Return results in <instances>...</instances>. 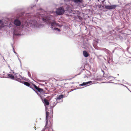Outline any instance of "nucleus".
I'll list each match as a JSON object with an SVG mask.
<instances>
[{
  "label": "nucleus",
  "mask_w": 131,
  "mask_h": 131,
  "mask_svg": "<svg viewBox=\"0 0 131 131\" xmlns=\"http://www.w3.org/2000/svg\"><path fill=\"white\" fill-rule=\"evenodd\" d=\"M101 7H102V6L101 5H100L99 7V8L100 9V8H101Z\"/></svg>",
  "instance_id": "c9c22d12"
},
{
  "label": "nucleus",
  "mask_w": 131,
  "mask_h": 131,
  "mask_svg": "<svg viewBox=\"0 0 131 131\" xmlns=\"http://www.w3.org/2000/svg\"><path fill=\"white\" fill-rule=\"evenodd\" d=\"M111 83H113V84H119V85H123L124 86L123 84H120V83L117 84V83H115L113 82H111Z\"/></svg>",
  "instance_id": "c756f323"
},
{
  "label": "nucleus",
  "mask_w": 131,
  "mask_h": 131,
  "mask_svg": "<svg viewBox=\"0 0 131 131\" xmlns=\"http://www.w3.org/2000/svg\"><path fill=\"white\" fill-rule=\"evenodd\" d=\"M105 8L109 10H112L115 9L117 7H118V5H105Z\"/></svg>",
  "instance_id": "20e7f679"
},
{
  "label": "nucleus",
  "mask_w": 131,
  "mask_h": 131,
  "mask_svg": "<svg viewBox=\"0 0 131 131\" xmlns=\"http://www.w3.org/2000/svg\"><path fill=\"white\" fill-rule=\"evenodd\" d=\"M36 127H34V128H35V130H36Z\"/></svg>",
  "instance_id": "37998d69"
},
{
  "label": "nucleus",
  "mask_w": 131,
  "mask_h": 131,
  "mask_svg": "<svg viewBox=\"0 0 131 131\" xmlns=\"http://www.w3.org/2000/svg\"><path fill=\"white\" fill-rule=\"evenodd\" d=\"M18 57V60H19V62H20V63H21V61L20 60V59H19V58H18V57Z\"/></svg>",
  "instance_id": "473e14b6"
},
{
  "label": "nucleus",
  "mask_w": 131,
  "mask_h": 131,
  "mask_svg": "<svg viewBox=\"0 0 131 131\" xmlns=\"http://www.w3.org/2000/svg\"><path fill=\"white\" fill-rule=\"evenodd\" d=\"M105 68H106V66H105Z\"/></svg>",
  "instance_id": "3c124183"
},
{
  "label": "nucleus",
  "mask_w": 131,
  "mask_h": 131,
  "mask_svg": "<svg viewBox=\"0 0 131 131\" xmlns=\"http://www.w3.org/2000/svg\"><path fill=\"white\" fill-rule=\"evenodd\" d=\"M117 75L118 76L119 75V74H117Z\"/></svg>",
  "instance_id": "de8ad7c7"
},
{
  "label": "nucleus",
  "mask_w": 131,
  "mask_h": 131,
  "mask_svg": "<svg viewBox=\"0 0 131 131\" xmlns=\"http://www.w3.org/2000/svg\"><path fill=\"white\" fill-rule=\"evenodd\" d=\"M34 85H36L34 84H30V86L29 87L32 89L33 90V89H34V88H35Z\"/></svg>",
  "instance_id": "4be33fe9"
},
{
  "label": "nucleus",
  "mask_w": 131,
  "mask_h": 131,
  "mask_svg": "<svg viewBox=\"0 0 131 131\" xmlns=\"http://www.w3.org/2000/svg\"><path fill=\"white\" fill-rule=\"evenodd\" d=\"M7 75V77L3 76V77H0L1 78H10L14 80H16V79L15 78V76L12 74H8Z\"/></svg>",
  "instance_id": "6e6552de"
},
{
  "label": "nucleus",
  "mask_w": 131,
  "mask_h": 131,
  "mask_svg": "<svg viewBox=\"0 0 131 131\" xmlns=\"http://www.w3.org/2000/svg\"><path fill=\"white\" fill-rule=\"evenodd\" d=\"M108 82V83H111V82Z\"/></svg>",
  "instance_id": "49530a36"
},
{
  "label": "nucleus",
  "mask_w": 131,
  "mask_h": 131,
  "mask_svg": "<svg viewBox=\"0 0 131 131\" xmlns=\"http://www.w3.org/2000/svg\"><path fill=\"white\" fill-rule=\"evenodd\" d=\"M13 50H14V51H14V52L16 54V55L17 56V57H18V54L15 51L14 48H13Z\"/></svg>",
  "instance_id": "cd10ccee"
},
{
  "label": "nucleus",
  "mask_w": 131,
  "mask_h": 131,
  "mask_svg": "<svg viewBox=\"0 0 131 131\" xmlns=\"http://www.w3.org/2000/svg\"><path fill=\"white\" fill-rule=\"evenodd\" d=\"M4 25L3 21L0 19V30H1L4 27Z\"/></svg>",
  "instance_id": "4468645a"
},
{
  "label": "nucleus",
  "mask_w": 131,
  "mask_h": 131,
  "mask_svg": "<svg viewBox=\"0 0 131 131\" xmlns=\"http://www.w3.org/2000/svg\"><path fill=\"white\" fill-rule=\"evenodd\" d=\"M102 50L106 52L107 53H109V51L108 50L105 48H104L102 49Z\"/></svg>",
  "instance_id": "393cba45"
},
{
  "label": "nucleus",
  "mask_w": 131,
  "mask_h": 131,
  "mask_svg": "<svg viewBox=\"0 0 131 131\" xmlns=\"http://www.w3.org/2000/svg\"><path fill=\"white\" fill-rule=\"evenodd\" d=\"M20 63V66H21H21H22V65L21 63Z\"/></svg>",
  "instance_id": "79ce46f5"
},
{
  "label": "nucleus",
  "mask_w": 131,
  "mask_h": 131,
  "mask_svg": "<svg viewBox=\"0 0 131 131\" xmlns=\"http://www.w3.org/2000/svg\"><path fill=\"white\" fill-rule=\"evenodd\" d=\"M124 81V80H123L122 81L123 82V81Z\"/></svg>",
  "instance_id": "09e8293b"
},
{
  "label": "nucleus",
  "mask_w": 131,
  "mask_h": 131,
  "mask_svg": "<svg viewBox=\"0 0 131 131\" xmlns=\"http://www.w3.org/2000/svg\"><path fill=\"white\" fill-rule=\"evenodd\" d=\"M104 5H103L102 6V7H103V8H104V6L105 7Z\"/></svg>",
  "instance_id": "58836bf2"
},
{
  "label": "nucleus",
  "mask_w": 131,
  "mask_h": 131,
  "mask_svg": "<svg viewBox=\"0 0 131 131\" xmlns=\"http://www.w3.org/2000/svg\"><path fill=\"white\" fill-rule=\"evenodd\" d=\"M46 125H45V126L44 128L41 130V131H44L47 128V125L48 124V119H46Z\"/></svg>",
  "instance_id": "a211bd4d"
},
{
  "label": "nucleus",
  "mask_w": 131,
  "mask_h": 131,
  "mask_svg": "<svg viewBox=\"0 0 131 131\" xmlns=\"http://www.w3.org/2000/svg\"><path fill=\"white\" fill-rule=\"evenodd\" d=\"M102 71L103 73V74H104V71H103L102 69Z\"/></svg>",
  "instance_id": "72a5a7b5"
},
{
  "label": "nucleus",
  "mask_w": 131,
  "mask_h": 131,
  "mask_svg": "<svg viewBox=\"0 0 131 131\" xmlns=\"http://www.w3.org/2000/svg\"><path fill=\"white\" fill-rule=\"evenodd\" d=\"M21 79H22L23 80H26V78L23 77H22V78H21Z\"/></svg>",
  "instance_id": "7c9ffc66"
},
{
  "label": "nucleus",
  "mask_w": 131,
  "mask_h": 131,
  "mask_svg": "<svg viewBox=\"0 0 131 131\" xmlns=\"http://www.w3.org/2000/svg\"><path fill=\"white\" fill-rule=\"evenodd\" d=\"M106 78L108 80L110 81L114 80L115 79V78L114 77L111 76H107Z\"/></svg>",
  "instance_id": "6ab92c4d"
},
{
  "label": "nucleus",
  "mask_w": 131,
  "mask_h": 131,
  "mask_svg": "<svg viewBox=\"0 0 131 131\" xmlns=\"http://www.w3.org/2000/svg\"><path fill=\"white\" fill-rule=\"evenodd\" d=\"M105 0H103V1H102V3H103V4L104 3V2L105 1Z\"/></svg>",
  "instance_id": "f704fd0d"
},
{
  "label": "nucleus",
  "mask_w": 131,
  "mask_h": 131,
  "mask_svg": "<svg viewBox=\"0 0 131 131\" xmlns=\"http://www.w3.org/2000/svg\"><path fill=\"white\" fill-rule=\"evenodd\" d=\"M3 58V59H4V60L5 61V59L4 58Z\"/></svg>",
  "instance_id": "c03bdc74"
},
{
  "label": "nucleus",
  "mask_w": 131,
  "mask_h": 131,
  "mask_svg": "<svg viewBox=\"0 0 131 131\" xmlns=\"http://www.w3.org/2000/svg\"><path fill=\"white\" fill-rule=\"evenodd\" d=\"M28 76L30 78H31V75L30 73L29 72H28Z\"/></svg>",
  "instance_id": "c85d7f7f"
},
{
  "label": "nucleus",
  "mask_w": 131,
  "mask_h": 131,
  "mask_svg": "<svg viewBox=\"0 0 131 131\" xmlns=\"http://www.w3.org/2000/svg\"><path fill=\"white\" fill-rule=\"evenodd\" d=\"M42 99V102L46 106H46H48L49 105V102L45 98L43 100Z\"/></svg>",
  "instance_id": "9b49d317"
},
{
  "label": "nucleus",
  "mask_w": 131,
  "mask_h": 131,
  "mask_svg": "<svg viewBox=\"0 0 131 131\" xmlns=\"http://www.w3.org/2000/svg\"><path fill=\"white\" fill-rule=\"evenodd\" d=\"M0 75H2L0 74Z\"/></svg>",
  "instance_id": "603ef678"
},
{
  "label": "nucleus",
  "mask_w": 131,
  "mask_h": 131,
  "mask_svg": "<svg viewBox=\"0 0 131 131\" xmlns=\"http://www.w3.org/2000/svg\"><path fill=\"white\" fill-rule=\"evenodd\" d=\"M33 90L42 99L43 97V96L41 95L38 92V91L36 90L35 89H33Z\"/></svg>",
  "instance_id": "aec40b11"
},
{
  "label": "nucleus",
  "mask_w": 131,
  "mask_h": 131,
  "mask_svg": "<svg viewBox=\"0 0 131 131\" xmlns=\"http://www.w3.org/2000/svg\"><path fill=\"white\" fill-rule=\"evenodd\" d=\"M85 46L86 47H87L88 46L87 45H85Z\"/></svg>",
  "instance_id": "a18cd8bd"
},
{
  "label": "nucleus",
  "mask_w": 131,
  "mask_h": 131,
  "mask_svg": "<svg viewBox=\"0 0 131 131\" xmlns=\"http://www.w3.org/2000/svg\"><path fill=\"white\" fill-rule=\"evenodd\" d=\"M3 73H5V72H4H4H3Z\"/></svg>",
  "instance_id": "8fccbe9b"
},
{
  "label": "nucleus",
  "mask_w": 131,
  "mask_h": 131,
  "mask_svg": "<svg viewBox=\"0 0 131 131\" xmlns=\"http://www.w3.org/2000/svg\"><path fill=\"white\" fill-rule=\"evenodd\" d=\"M54 101H53V102H51L50 103V109L51 114V113L52 114H53L52 108L56 105L57 103V102L56 103H55L54 102Z\"/></svg>",
  "instance_id": "0eeeda50"
},
{
  "label": "nucleus",
  "mask_w": 131,
  "mask_h": 131,
  "mask_svg": "<svg viewBox=\"0 0 131 131\" xmlns=\"http://www.w3.org/2000/svg\"><path fill=\"white\" fill-rule=\"evenodd\" d=\"M107 61L108 63H110V62H109L110 61H112V57H109L108 56H107Z\"/></svg>",
  "instance_id": "412c9836"
},
{
  "label": "nucleus",
  "mask_w": 131,
  "mask_h": 131,
  "mask_svg": "<svg viewBox=\"0 0 131 131\" xmlns=\"http://www.w3.org/2000/svg\"><path fill=\"white\" fill-rule=\"evenodd\" d=\"M83 54L84 56L85 57H88L89 55L88 53L85 50H84L83 51Z\"/></svg>",
  "instance_id": "dca6fc26"
},
{
  "label": "nucleus",
  "mask_w": 131,
  "mask_h": 131,
  "mask_svg": "<svg viewBox=\"0 0 131 131\" xmlns=\"http://www.w3.org/2000/svg\"><path fill=\"white\" fill-rule=\"evenodd\" d=\"M30 7L31 9H32L34 7H36V4H32L30 6Z\"/></svg>",
  "instance_id": "a878e982"
},
{
  "label": "nucleus",
  "mask_w": 131,
  "mask_h": 131,
  "mask_svg": "<svg viewBox=\"0 0 131 131\" xmlns=\"http://www.w3.org/2000/svg\"><path fill=\"white\" fill-rule=\"evenodd\" d=\"M104 59L105 60H106V59L104 57Z\"/></svg>",
  "instance_id": "a19ab883"
},
{
  "label": "nucleus",
  "mask_w": 131,
  "mask_h": 131,
  "mask_svg": "<svg viewBox=\"0 0 131 131\" xmlns=\"http://www.w3.org/2000/svg\"><path fill=\"white\" fill-rule=\"evenodd\" d=\"M65 96H64V95L63 94H61L59 95H57V97L54 99L57 102V103H59L58 100H60L61 99L62 101L61 102H62L63 100L62 99L63 97H65Z\"/></svg>",
  "instance_id": "1a4fd4ad"
},
{
  "label": "nucleus",
  "mask_w": 131,
  "mask_h": 131,
  "mask_svg": "<svg viewBox=\"0 0 131 131\" xmlns=\"http://www.w3.org/2000/svg\"><path fill=\"white\" fill-rule=\"evenodd\" d=\"M45 83L46 84V82H45Z\"/></svg>",
  "instance_id": "864d4df0"
},
{
  "label": "nucleus",
  "mask_w": 131,
  "mask_h": 131,
  "mask_svg": "<svg viewBox=\"0 0 131 131\" xmlns=\"http://www.w3.org/2000/svg\"><path fill=\"white\" fill-rule=\"evenodd\" d=\"M38 16L39 17V20L41 22V20L42 21L46 22L47 23H48L49 25V27H50L53 30H56L58 31H60V30L58 28H56L55 26L58 25V23H56L54 21L53 22H49V20L50 18L48 17H47L44 14H38Z\"/></svg>",
  "instance_id": "f03ea898"
},
{
  "label": "nucleus",
  "mask_w": 131,
  "mask_h": 131,
  "mask_svg": "<svg viewBox=\"0 0 131 131\" xmlns=\"http://www.w3.org/2000/svg\"><path fill=\"white\" fill-rule=\"evenodd\" d=\"M40 84L42 86H43L44 85V84Z\"/></svg>",
  "instance_id": "4c0bfd02"
},
{
  "label": "nucleus",
  "mask_w": 131,
  "mask_h": 131,
  "mask_svg": "<svg viewBox=\"0 0 131 131\" xmlns=\"http://www.w3.org/2000/svg\"><path fill=\"white\" fill-rule=\"evenodd\" d=\"M35 89L38 91L39 93L43 94L44 93V92L43 89L38 88L36 85H34Z\"/></svg>",
  "instance_id": "9d476101"
},
{
  "label": "nucleus",
  "mask_w": 131,
  "mask_h": 131,
  "mask_svg": "<svg viewBox=\"0 0 131 131\" xmlns=\"http://www.w3.org/2000/svg\"><path fill=\"white\" fill-rule=\"evenodd\" d=\"M79 85L81 86H86V84H85V82H83V83L81 84H80Z\"/></svg>",
  "instance_id": "bb28decb"
},
{
  "label": "nucleus",
  "mask_w": 131,
  "mask_h": 131,
  "mask_svg": "<svg viewBox=\"0 0 131 131\" xmlns=\"http://www.w3.org/2000/svg\"><path fill=\"white\" fill-rule=\"evenodd\" d=\"M14 75L15 78V79H16L15 80L21 83L22 81L21 79V78H22V76L19 74L17 73L15 74Z\"/></svg>",
  "instance_id": "423d86ee"
},
{
  "label": "nucleus",
  "mask_w": 131,
  "mask_h": 131,
  "mask_svg": "<svg viewBox=\"0 0 131 131\" xmlns=\"http://www.w3.org/2000/svg\"><path fill=\"white\" fill-rule=\"evenodd\" d=\"M21 83L24 84L25 85L29 87L30 86V83L27 82H25L23 81H21Z\"/></svg>",
  "instance_id": "f3484780"
},
{
  "label": "nucleus",
  "mask_w": 131,
  "mask_h": 131,
  "mask_svg": "<svg viewBox=\"0 0 131 131\" xmlns=\"http://www.w3.org/2000/svg\"><path fill=\"white\" fill-rule=\"evenodd\" d=\"M37 13L36 16L34 18L28 21H27V18H26L25 14H22L21 18L23 19V21L24 22V24H22L21 21L18 19H16L13 21L14 25L15 28L14 29L13 36H18L20 35L21 32L23 30H25L26 31H30V29L29 27L30 26L32 28H39L42 25L41 22L39 20V18L38 16V14Z\"/></svg>",
  "instance_id": "f257e3e1"
},
{
  "label": "nucleus",
  "mask_w": 131,
  "mask_h": 131,
  "mask_svg": "<svg viewBox=\"0 0 131 131\" xmlns=\"http://www.w3.org/2000/svg\"><path fill=\"white\" fill-rule=\"evenodd\" d=\"M81 73H79L78 74H77V75H79ZM77 75H75V76H76Z\"/></svg>",
  "instance_id": "ea45409f"
},
{
  "label": "nucleus",
  "mask_w": 131,
  "mask_h": 131,
  "mask_svg": "<svg viewBox=\"0 0 131 131\" xmlns=\"http://www.w3.org/2000/svg\"><path fill=\"white\" fill-rule=\"evenodd\" d=\"M65 12V10L63 7H59L57 9L56 13L58 15H62Z\"/></svg>",
  "instance_id": "7ed1b4c3"
},
{
  "label": "nucleus",
  "mask_w": 131,
  "mask_h": 131,
  "mask_svg": "<svg viewBox=\"0 0 131 131\" xmlns=\"http://www.w3.org/2000/svg\"><path fill=\"white\" fill-rule=\"evenodd\" d=\"M73 14H77V16L76 18L77 19H78L79 21H81L83 20L82 18L80 16V13L79 11L77 10H74L72 12Z\"/></svg>",
  "instance_id": "39448f33"
},
{
  "label": "nucleus",
  "mask_w": 131,
  "mask_h": 131,
  "mask_svg": "<svg viewBox=\"0 0 131 131\" xmlns=\"http://www.w3.org/2000/svg\"><path fill=\"white\" fill-rule=\"evenodd\" d=\"M58 26H59L60 27H61L62 26V25H58Z\"/></svg>",
  "instance_id": "2f4dec72"
},
{
  "label": "nucleus",
  "mask_w": 131,
  "mask_h": 131,
  "mask_svg": "<svg viewBox=\"0 0 131 131\" xmlns=\"http://www.w3.org/2000/svg\"><path fill=\"white\" fill-rule=\"evenodd\" d=\"M92 83V81H89L85 82V84H86V86H87L89 85L88 84H90Z\"/></svg>",
  "instance_id": "5701e85b"
},
{
  "label": "nucleus",
  "mask_w": 131,
  "mask_h": 131,
  "mask_svg": "<svg viewBox=\"0 0 131 131\" xmlns=\"http://www.w3.org/2000/svg\"><path fill=\"white\" fill-rule=\"evenodd\" d=\"M49 131H53L52 128V125H50L49 127Z\"/></svg>",
  "instance_id": "b1692460"
},
{
  "label": "nucleus",
  "mask_w": 131,
  "mask_h": 131,
  "mask_svg": "<svg viewBox=\"0 0 131 131\" xmlns=\"http://www.w3.org/2000/svg\"><path fill=\"white\" fill-rule=\"evenodd\" d=\"M65 1L68 2L70 0H64Z\"/></svg>",
  "instance_id": "e433bc0d"
},
{
  "label": "nucleus",
  "mask_w": 131,
  "mask_h": 131,
  "mask_svg": "<svg viewBox=\"0 0 131 131\" xmlns=\"http://www.w3.org/2000/svg\"><path fill=\"white\" fill-rule=\"evenodd\" d=\"M45 110L46 111V119H48V117L49 115V113L48 112V111H49L50 110V109L49 108V109H48L46 107Z\"/></svg>",
  "instance_id": "ddd939ff"
},
{
  "label": "nucleus",
  "mask_w": 131,
  "mask_h": 131,
  "mask_svg": "<svg viewBox=\"0 0 131 131\" xmlns=\"http://www.w3.org/2000/svg\"><path fill=\"white\" fill-rule=\"evenodd\" d=\"M64 9H65V11H68L70 12L71 10V7L70 6L66 5L64 7Z\"/></svg>",
  "instance_id": "f8f14e48"
},
{
  "label": "nucleus",
  "mask_w": 131,
  "mask_h": 131,
  "mask_svg": "<svg viewBox=\"0 0 131 131\" xmlns=\"http://www.w3.org/2000/svg\"><path fill=\"white\" fill-rule=\"evenodd\" d=\"M72 1L75 3L78 4L82 3L83 2V0H72Z\"/></svg>",
  "instance_id": "2eb2a0df"
}]
</instances>
